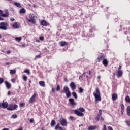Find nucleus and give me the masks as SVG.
<instances>
[{
	"label": "nucleus",
	"instance_id": "obj_15",
	"mask_svg": "<svg viewBox=\"0 0 130 130\" xmlns=\"http://www.w3.org/2000/svg\"><path fill=\"white\" fill-rule=\"evenodd\" d=\"M112 99L113 101H115L116 99H117V94L114 93L112 95Z\"/></svg>",
	"mask_w": 130,
	"mask_h": 130
},
{
	"label": "nucleus",
	"instance_id": "obj_44",
	"mask_svg": "<svg viewBox=\"0 0 130 130\" xmlns=\"http://www.w3.org/2000/svg\"><path fill=\"white\" fill-rule=\"evenodd\" d=\"M39 39H40V40L42 41L44 40V37H40Z\"/></svg>",
	"mask_w": 130,
	"mask_h": 130
},
{
	"label": "nucleus",
	"instance_id": "obj_57",
	"mask_svg": "<svg viewBox=\"0 0 130 130\" xmlns=\"http://www.w3.org/2000/svg\"><path fill=\"white\" fill-rule=\"evenodd\" d=\"M82 78H83V75H81V76H79V79L80 80H81V79H82Z\"/></svg>",
	"mask_w": 130,
	"mask_h": 130
},
{
	"label": "nucleus",
	"instance_id": "obj_35",
	"mask_svg": "<svg viewBox=\"0 0 130 130\" xmlns=\"http://www.w3.org/2000/svg\"><path fill=\"white\" fill-rule=\"evenodd\" d=\"M101 117V116H99V115H97L96 117H95V119L96 121H99V119Z\"/></svg>",
	"mask_w": 130,
	"mask_h": 130
},
{
	"label": "nucleus",
	"instance_id": "obj_38",
	"mask_svg": "<svg viewBox=\"0 0 130 130\" xmlns=\"http://www.w3.org/2000/svg\"><path fill=\"white\" fill-rule=\"evenodd\" d=\"M56 90L58 92L60 90V86H59V85H57V87L56 88Z\"/></svg>",
	"mask_w": 130,
	"mask_h": 130
},
{
	"label": "nucleus",
	"instance_id": "obj_33",
	"mask_svg": "<svg viewBox=\"0 0 130 130\" xmlns=\"http://www.w3.org/2000/svg\"><path fill=\"white\" fill-rule=\"evenodd\" d=\"M55 121L54 120H52L51 122V126H53L54 125H55Z\"/></svg>",
	"mask_w": 130,
	"mask_h": 130
},
{
	"label": "nucleus",
	"instance_id": "obj_40",
	"mask_svg": "<svg viewBox=\"0 0 130 130\" xmlns=\"http://www.w3.org/2000/svg\"><path fill=\"white\" fill-rule=\"evenodd\" d=\"M58 128H59V123H58L57 124V125H56L55 127V130H57V129H58Z\"/></svg>",
	"mask_w": 130,
	"mask_h": 130
},
{
	"label": "nucleus",
	"instance_id": "obj_29",
	"mask_svg": "<svg viewBox=\"0 0 130 130\" xmlns=\"http://www.w3.org/2000/svg\"><path fill=\"white\" fill-rule=\"evenodd\" d=\"M15 40H16V41L20 42V41H21L22 40V38L21 37H15Z\"/></svg>",
	"mask_w": 130,
	"mask_h": 130
},
{
	"label": "nucleus",
	"instance_id": "obj_50",
	"mask_svg": "<svg viewBox=\"0 0 130 130\" xmlns=\"http://www.w3.org/2000/svg\"><path fill=\"white\" fill-rule=\"evenodd\" d=\"M10 21H11V22H14V21H15V18H10Z\"/></svg>",
	"mask_w": 130,
	"mask_h": 130
},
{
	"label": "nucleus",
	"instance_id": "obj_20",
	"mask_svg": "<svg viewBox=\"0 0 130 130\" xmlns=\"http://www.w3.org/2000/svg\"><path fill=\"white\" fill-rule=\"evenodd\" d=\"M68 45V43L64 41L61 42L60 43V46H66Z\"/></svg>",
	"mask_w": 130,
	"mask_h": 130
},
{
	"label": "nucleus",
	"instance_id": "obj_7",
	"mask_svg": "<svg viewBox=\"0 0 130 130\" xmlns=\"http://www.w3.org/2000/svg\"><path fill=\"white\" fill-rule=\"evenodd\" d=\"M35 97H36V93H34L32 96L29 99V103H33L35 101Z\"/></svg>",
	"mask_w": 130,
	"mask_h": 130
},
{
	"label": "nucleus",
	"instance_id": "obj_62",
	"mask_svg": "<svg viewBox=\"0 0 130 130\" xmlns=\"http://www.w3.org/2000/svg\"><path fill=\"white\" fill-rule=\"evenodd\" d=\"M20 106H23V105H24V104L21 103V104H20Z\"/></svg>",
	"mask_w": 130,
	"mask_h": 130
},
{
	"label": "nucleus",
	"instance_id": "obj_13",
	"mask_svg": "<svg viewBox=\"0 0 130 130\" xmlns=\"http://www.w3.org/2000/svg\"><path fill=\"white\" fill-rule=\"evenodd\" d=\"M69 102H70L72 105H76V102H75V100L74 99L71 98L69 99Z\"/></svg>",
	"mask_w": 130,
	"mask_h": 130
},
{
	"label": "nucleus",
	"instance_id": "obj_28",
	"mask_svg": "<svg viewBox=\"0 0 130 130\" xmlns=\"http://www.w3.org/2000/svg\"><path fill=\"white\" fill-rule=\"evenodd\" d=\"M72 94L73 97L75 98V99H78V95H77V93H76V92H73Z\"/></svg>",
	"mask_w": 130,
	"mask_h": 130
},
{
	"label": "nucleus",
	"instance_id": "obj_11",
	"mask_svg": "<svg viewBox=\"0 0 130 130\" xmlns=\"http://www.w3.org/2000/svg\"><path fill=\"white\" fill-rule=\"evenodd\" d=\"M42 26H44L45 27H46L48 25L47 22L45 20H43L40 22Z\"/></svg>",
	"mask_w": 130,
	"mask_h": 130
},
{
	"label": "nucleus",
	"instance_id": "obj_8",
	"mask_svg": "<svg viewBox=\"0 0 130 130\" xmlns=\"http://www.w3.org/2000/svg\"><path fill=\"white\" fill-rule=\"evenodd\" d=\"M74 112L75 114H77L78 116H81V117L84 116V114H83V113H82V112H80L78 110H75L74 111Z\"/></svg>",
	"mask_w": 130,
	"mask_h": 130
},
{
	"label": "nucleus",
	"instance_id": "obj_14",
	"mask_svg": "<svg viewBox=\"0 0 130 130\" xmlns=\"http://www.w3.org/2000/svg\"><path fill=\"white\" fill-rule=\"evenodd\" d=\"M98 127V126L94 125V126H90L89 127H88L87 129L88 130H94V129H96V128H97Z\"/></svg>",
	"mask_w": 130,
	"mask_h": 130
},
{
	"label": "nucleus",
	"instance_id": "obj_21",
	"mask_svg": "<svg viewBox=\"0 0 130 130\" xmlns=\"http://www.w3.org/2000/svg\"><path fill=\"white\" fill-rule=\"evenodd\" d=\"M19 14H25L26 13V10L24 8L20 9L19 11Z\"/></svg>",
	"mask_w": 130,
	"mask_h": 130
},
{
	"label": "nucleus",
	"instance_id": "obj_60",
	"mask_svg": "<svg viewBox=\"0 0 130 130\" xmlns=\"http://www.w3.org/2000/svg\"><path fill=\"white\" fill-rule=\"evenodd\" d=\"M2 130H9V128H4V129H3Z\"/></svg>",
	"mask_w": 130,
	"mask_h": 130
},
{
	"label": "nucleus",
	"instance_id": "obj_43",
	"mask_svg": "<svg viewBox=\"0 0 130 130\" xmlns=\"http://www.w3.org/2000/svg\"><path fill=\"white\" fill-rule=\"evenodd\" d=\"M3 83H4V79L0 78V85L3 84Z\"/></svg>",
	"mask_w": 130,
	"mask_h": 130
},
{
	"label": "nucleus",
	"instance_id": "obj_6",
	"mask_svg": "<svg viewBox=\"0 0 130 130\" xmlns=\"http://www.w3.org/2000/svg\"><path fill=\"white\" fill-rule=\"evenodd\" d=\"M13 29H19L20 28V23L19 22H15L12 25Z\"/></svg>",
	"mask_w": 130,
	"mask_h": 130
},
{
	"label": "nucleus",
	"instance_id": "obj_23",
	"mask_svg": "<svg viewBox=\"0 0 130 130\" xmlns=\"http://www.w3.org/2000/svg\"><path fill=\"white\" fill-rule=\"evenodd\" d=\"M98 59L99 62H100L101 60H103L104 59V57H103V55L100 56L98 57Z\"/></svg>",
	"mask_w": 130,
	"mask_h": 130
},
{
	"label": "nucleus",
	"instance_id": "obj_61",
	"mask_svg": "<svg viewBox=\"0 0 130 130\" xmlns=\"http://www.w3.org/2000/svg\"><path fill=\"white\" fill-rule=\"evenodd\" d=\"M59 129L62 130L63 128L62 127H59Z\"/></svg>",
	"mask_w": 130,
	"mask_h": 130
},
{
	"label": "nucleus",
	"instance_id": "obj_59",
	"mask_svg": "<svg viewBox=\"0 0 130 130\" xmlns=\"http://www.w3.org/2000/svg\"><path fill=\"white\" fill-rule=\"evenodd\" d=\"M0 21H4V19L0 16Z\"/></svg>",
	"mask_w": 130,
	"mask_h": 130
},
{
	"label": "nucleus",
	"instance_id": "obj_9",
	"mask_svg": "<svg viewBox=\"0 0 130 130\" xmlns=\"http://www.w3.org/2000/svg\"><path fill=\"white\" fill-rule=\"evenodd\" d=\"M60 124L62 125V126H67L68 123L67 122V120L63 119L60 121Z\"/></svg>",
	"mask_w": 130,
	"mask_h": 130
},
{
	"label": "nucleus",
	"instance_id": "obj_5",
	"mask_svg": "<svg viewBox=\"0 0 130 130\" xmlns=\"http://www.w3.org/2000/svg\"><path fill=\"white\" fill-rule=\"evenodd\" d=\"M17 108H18V105H14V106H11L9 107L8 108H7V110H10L11 111H12V110H15L17 109Z\"/></svg>",
	"mask_w": 130,
	"mask_h": 130
},
{
	"label": "nucleus",
	"instance_id": "obj_64",
	"mask_svg": "<svg viewBox=\"0 0 130 130\" xmlns=\"http://www.w3.org/2000/svg\"><path fill=\"white\" fill-rule=\"evenodd\" d=\"M88 74H89V75H91V71H90V70L89 71V73Z\"/></svg>",
	"mask_w": 130,
	"mask_h": 130
},
{
	"label": "nucleus",
	"instance_id": "obj_19",
	"mask_svg": "<svg viewBox=\"0 0 130 130\" xmlns=\"http://www.w3.org/2000/svg\"><path fill=\"white\" fill-rule=\"evenodd\" d=\"M0 26H5L6 27H8L9 26V23L6 22H3L0 23Z\"/></svg>",
	"mask_w": 130,
	"mask_h": 130
},
{
	"label": "nucleus",
	"instance_id": "obj_48",
	"mask_svg": "<svg viewBox=\"0 0 130 130\" xmlns=\"http://www.w3.org/2000/svg\"><path fill=\"white\" fill-rule=\"evenodd\" d=\"M30 123H33V122L34 121V119H30V120H29Z\"/></svg>",
	"mask_w": 130,
	"mask_h": 130
},
{
	"label": "nucleus",
	"instance_id": "obj_31",
	"mask_svg": "<svg viewBox=\"0 0 130 130\" xmlns=\"http://www.w3.org/2000/svg\"><path fill=\"white\" fill-rule=\"evenodd\" d=\"M78 111L80 112H85V109L83 108H80L78 109Z\"/></svg>",
	"mask_w": 130,
	"mask_h": 130
},
{
	"label": "nucleus",
	"instance_id": "obj_58",
	"mask_svg": "<svg viewBox=\"0 0 130 130\" xmlns=\"http://www.w3.org/2000/svg\"><path fill=\"white\" fill-rule=\"evenodd\" d=\"M6 1H8L9 2H10L11 4L13 3V0H6Z\"/></svg>",
	"mask_w": 130,
	"mask_h": 130
},
{
	"label": "nucleus",
	"instance_id": "obj_27",
	"mask_svg": "<svg viewBox=\"0 0 130 130\" xmlns=\"http://www.w3.org/2000/svg\"><path fill=\"white\" fill-rule=\"evenodd\" d=\"M0 29L1 30H7V28L6 27V26H4V25H1L0 26Z\"/></svg>",
	"mask_w": 130,
	"mask_h": 130
},
{
	"label": "nucleus",
	"instance_id": "obj_17",
	"mask_svg": "<svg viewBox=\"0 0 130 130\" xmlns=\"http://www.w3.org/2000/svg\"><path fill=\"white\" fill-rule=\"evenodd\" d=\"M5 85L7 89H10L11 88V84L8 81H5Z\"/></svg>",
	"mask_w": 130,
	"mask_h": 130
},
{
	"label": "nucleus",
	"instance_id": "obj_53",
	"mask_svg": "<svg viewBox=\"0 0 130 130\" xmlns=\"http://www.w3.org/2000/svg\"><path fill=\"white\" fill-rule=\"evenodd\" d=\"M7 95L8 96H10L11 95V91H8V93H7Z\"/></svg>",
	"mask_w": 130,
	"mask_h": 130
},
{
	"label": "nucleus",
	"instance_id": "obj_24",
	"mask_svg": "<svg viewBox=\"0 0 130 130\" xmlns=\"http://www.w3.org/2000/svg\"><path fill=\"white\" fill-rule=\"evenodd\" d=\"M1 17H3V18H7L9 17V13L2 14L1 15Z\"/></svg>",
	"mask_w": 130,
	"mask_h": 130
},
{
	"label": "nucleus",
	"instance_id": "obj_41",
	"mask_svg": "<svg viewBox=\"0 0 130 130\" xmlns=\"http://www.w3.org/2000/svg\"><path fill=\"white\" fill-rule=\"evenodd\" d=\"M98 115H99L100 116H101V115H102V110H99V113L98 114Z\"/></svg>",
	"mask_w": 130,
	"mask_h": 130
},
{
	"label": "nucleus",
	"instance_id": "obj_37",
	"mask_svg": "<svg viewBox=\"0 0 130 130\" xmlns=\"http://www.w3.org/2000/svg\"><path fill=\"white\" fill-rule=\"evenodd\" d=\"M83 92H84V89H83L82 87H80L79 89V93H83Z\"/></svg>",
	"mask_w": 130,
	"mask_h": 130
},
{
	"label": "nucleus",
	"instance_id": "obj_36",
	"mask_svg": "<svg viewBox=\"0 0 130 130\" xmlns=\"http://www.w3.org/2000/svg\"><path fill=\"white\" fill-rule=\"evenodd\" d=\"M23 73H26V74H28V75H30V70L27 69L25 71H24L23 72Z\"/></svg>",
	"mask_w": 130,
	"mask_h": 130
},
{
	"label": "nucleus",
	"instance_id": "obj_22",
	"mask_svg": "<svg viewBox=\"0 0 130 130\" xmlns=\"http://www.w3.org/2000/svg\"><path fill=\"white\" fill-rule=\"evenodd\" d=\"M103 64H104L105 66H107L108 64V60L106 59H104L103 60Z\"/></svg>",
	"mask_w": 130,
	"mask_h": 130
},
{
	"label": "nucleus",
	"instance_id": "obj_47",
	"mask_svg": "<svg viewBox=\"0 0 130 130\" xmlns=\"http://www.w3.org/2000/svg\"><path fill=\"white\" fill-rule=\"evenodd\" d=\"M41 56L40 55H38L37 56H36V58H40V57H41Z\"/></svg>",
	"mask_w": 130,
	"mask_h": 130
},
{
	"label": "nucleus",
	"instance_id": "obj_25",
	"mask_svg": "<svg viewBox=\"0 0 130 130\" xmlns=\"http://www.w3.org/2000/svg\"><path fill=\"white\" fill-rule=\"evenodd\" d=\"M127 114L128 116H130V106H128L127 108Z\"/></svg>",
	"mask_w": 130,
	"mask_h": 130
},
{
	"label": "nucleus",
	"instance_id": "obj_1",
	"mask_svg": "<svg viewBox=\"0 0 130 130\" xmlns=\"http://www.w3.org/2000/svg\"><path fill=\"white\" fill-rule=\"evenodd\" d=\"M93 96L95 98V103H98V101H101V96H100L99 88H96L95 91L93 92Z\"/></svg>",
	"mask_w": 130,
	"mask_h": 130
},
{
	"label": "nucleus",
	"instance_id": "obj_46",
	"mask_svg": "<svg viewBox=\"0 0 130 130\" xmlns=\"http://www.w3.org/2000/svg\"><path fill=\"white\" fill-rule=\"evenodd\" d=\"M4 12H5V14H9V10H8V9L5 10Z\"/></svg>",
	"mask_w": 130,
	"mask_h": 130
},
{
	"label": "nucleus",
	"instance_id": "obj_3",
	"mask_svg": "<svg viewBox=\"0 0 130 130\" xmlns=\"http://www.w3.org/2000/svg\"><path fill=\"white\" fill-rule=\"evenodd\" d=\"M29 18L30 19L28 20V21L31 22L33 24H35V18H36L35 15H34L33 14H30L29 15Z\"/></svg>",
	"mask_w": 130,
	"mask_h": 130
},
{
	"label": "nucleus",
	"instance_id": "obj_52",
	"mask_svg": "<svg viewBox=\"0 0 130 130\" xmlns=\"http://www.w3.org/2000/svg\"><path fill=\"white\" fill-rule=\"evenodd\" d=\"M52 92L53 93H54V92H55V89H54V88H52Z\"/></svg>",
	"mask_w": 130,
	"mask_h": 130
},
{
	"label": "nucleus",
	"instance_id": "obj_26",
	"mask_svg": "<svg viewBox=\"0 0 130 130\" xmlns=\"http://www.w3.org/2000/svg\"><path fill=\"white\" fill-rule=\"evenodd\" d=\"M121 113H123L124 111V105L123 104L121 105Z\"/></svg>",
	"mask_w": 130,
	"mask_h": 130
},
{
	"label": "nucleus",
	"instance_id": "obj_42",
	"mask_svg": "<svg viewBox=\"0 0 130 130\" xmlns=\"http://www.w3.org/2000/svg\"><path fill=\"white\" fill-rule=\"evenodd\" d=\"M125 122H126L127 125L128 126H129V127H130V122L126 120V121H125Z\"/></svg>",
	"mask_w": 130,
	"mask_h": 130
},
{
	"label": "nucleus",
	"instance_id": "obj_2",
	"mask_svg": "<svg viewBox=\"0 0 130 130\" xmlns=\"http://www.w3.org/2000/svg\"><path fill=\"white\" fill-rule=\"evenodd\" d=\"M62 93H65L66 94V97L67 98H70L71 97V91H70V89L67 86H64Z\"/></svg>",
	"mask_w": 130,
	"mask_h": 130
},
{
	"label": "nucleus",
	"instance_id": "obj_34",
	"mask_svg": "<svg viewBox=\"0 0 130 130\" xmlns=\"http://www.w3.org/2000/svg\"><path fill=\"white\" fill-rule=\"evenodd\" d=\"M10 73L11 74V75H14V74H16V70H11Z\"/></svg>",
	"mask_w": 130,
	"mask_h": 130
},
{
	"label": "nucleus",
	"instance_id": "obj_45",
	"mask_svg": "<svg viewBox=\"0 0 130 130\" xmlns=\"http://www.w3.org/2000/svg\"><path fill=\"white\" fill-rule=\"evenodd\" d=\"M102 130H107V128H106V125H104Z\"/></svg>",
	"mask_w": 130,
	"mask_h": 130
},
{
	"label": "nucleus",
	"instance_id": "obj_16",
	"mask_svg": "<svg viewBox=\"0 0 130 130\" xmlns=\"http://www.w3.org/2000/svg\"><path fill=\"white\" fill-rule=\"evenodd\" d=\"M39 84L41 87H45V82L43 81H39Z\"/></svg>",
	"mask_w": 130,
	"mask_h": 130
},
{
	"label": "nucleus",
	"instance_id": "obj_54",
	"mask_svg": "<svg viewBox=\"0 0 130 130\" xmlns=\"http://www.w3.org/2000/svg\"><path fill=\"white\" fill-rule=\"evenodd\" d=\"M121 68H122L121 66H119V67L118 68V70L121 71V70H120V69H121Z\"/></svg>",
	"mask_w": 130,
	"mask_h": 130
},
{
	"label": "nucleus",
	"instance_id": "obj_10",
	"mask_svg": "<svg viewBox=\"0 0 130 130\" xmlns=\"http://www.w3.org/2000/svg\"><path fill=\"white\" fill-rule=\"evenodd\" d=\"M122 75H123V72H122V70L117 71V78H120L122 76Z\"/></svg>",
	"mask_w": 130,
	"mask_h": 130
},
{
	"label": "nucleus",
	"instance_id": "obj_4",
	"mask_svg": "<svg viewBox=\"0 0 130 130\" xmlns=\"http://www.w3.org/2000/svg\"><path fill=\"white\" fill-rule=\"evenodd\" d=\"M8 106H9V104H8V102H5V101H3V103H1V106H0V107H1L2 108L5 109V108H7Z\"/></svg>",
	"mask_w": 130,
	"mask_h": 130
},
{
	"label": "nucleus",
	"instance_id": "obj_49",
	"mask_svg": "<svg viewBox=\"0 0 130 130\" xmlns=\"http://www.w3.org/2000/svg\"><path fill=\"white\" fill-rule=\"evenodd\" d=\"M11 82H12V83H15V82H16V79H11Z\"/></svg>",
	"mask_w": 130,
	"mask_h": 130
},
{
	"label": "nucleus",
	"instance_id": "obj_32",
	"mask_svg": "<svg viewBox=\"0 0 130 130\" xmlns=\"http://www.w3.org/2000/svg\"><path fill=\"white\" fill-rule=\"evenodd\" d=\"M27 79H28V77H27V76H26V75H23V81H24V82H26Z\"/></svg>",
	"mask_w": 130,
	"mask_h": 130
},
{
	"label": "nucleus",
	"instance_id": "obj_63",
	"mask_svg": "<svg viewBox=\"0 0 130 130\" xmlns=\"http://www.w3.org/2000/svg\"><path fill=\"white\" fill-rule=\"evenodd\" d=\"M0 14H3V11L0 10Z\"/></svg>",
	"mask_w": 130,
	"mask_h": 130
},
{
	"label": "nucleus",
	"instance_id": "obj_30",
	"mask_svg": "<svg viewBox=\"0 0 130 130\" xmlns=\"http://www.w3.org/2000/svg\"><path fill=\"white\" fill-rule=\"evenodd\" d=\"M125 100L126 102H128L129 103V102H130L129 96H126L125 98Z\"/></svg>",
	"mask_w": 130,
	"mask_h": 130
},
{
	"label": "nucleus",
	"instance_id": "obj_51",
	"mask_svg": "<svg viewBox=\"0 0 130 130\" xmlns=\"http://www.w3.org/2000/svg\"><path fill=\"white\" fill-rule=\"evenodd\" d=\"M100 118H101V120L103 121L104 120V118L102 117L101 116L100 117Z\"/></svg>",
	"mask_w": 130,
	"mask_h": 130
},
{
	"label": "nucleus",
	"instance_id": "obj_18",
	"mask_svg": "<svg viewBox=\"0 0 130 130\" xmlns=\"http://www.w3.org/2000/svg\"><path fill=\"white\" fill-rule=\"evenodd\" d=\"M14 5L17 7V8H22V5H21V4L19 3L14 2Z\"/></svg>",
	"mask_w": 130,
	"mask_h": 130
},
{
	"label": "nucleus",
	"instance_id": "obj_56",
	"mask_svg": "<svg viewBox=\"0 0 130 130\" xmlns=\"http://www.w3.org/2000/svg\"><path fill=\"white\" fill-rule=\"evenodd\" d=\"M70 118L71 119V120H73L74 118V117H73V116H70Z\"/></svg>",
	"mask_w": 130,
	"mask_h": 130
},
{
	"label": "nucleus",
	"instance_id": "obj_55",
	"mask_svg": "<svg viewBox=\"0 0 130 130\" xmlns=\"http://www.w3.org/2000/svg\"><path fill=\"white\" fill-rule=\"evenodd\" d=\"M11 53V51H7V54H10Z\"/></svg>",
	"mask_w": 130,
	"mask_h": 130
},
{
	"label": "nucleus",
	"instance_id": "obj_39",
	"mask_svg": "<svg viewBox=\"0 0 130 130\" xmlns=\"http://www.w3.org/2000/svg\"><path fill=\"white\" fill-rule=\"evenodd\" d=\"M12 118H13L14 119H15V118H17V114H13L11 116Z\"/></svg>",
	"mask_w": 130,
	"mask_h": 130
},
{
	"label": "nucleus",
	"instance_id": "obj_12",
	"mask_svg": "<svg viewBox=\"0 0 130 130\" xmlns=\"http://www.w3.org/2000/svg\"><path fill=\"white\" fill-rule=\"evenodd\" d=\"M70 86L72 90H75L76 89V84L73 82L70 83Z\"/></svg>",
	"mask_w": 130,
	"mask_h": 130
}]
</instances>
